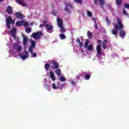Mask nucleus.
<instances>
[{"label": "nucleus", "instance_id": "obj_21", "mask_svg": "<svg viewBox=\"0 0 129 129\" xmlns=\"http://www.w3.org/2000/svg\"><path fill=\"white\" fill-rule=\"evenodd\" d=\"M59 28V29H60V33H65V32H66V29H65V28H64L63 26L60 27Z\"/></svg>", "mask_w": 129, "mask_h": 129}, {"label": "nucleus", "instance_id": "obj_9", "mask_svg": "<svg viewBox=\"0 0 129 129\" xmlns=\"http://www.w3.org/2000/svg\"><path fill=\"white\" fill-rule=\"evenodd\" d=\"M16 3L20 6H22V7H26L27 6V3L26 2H24V0H16Z\"/></svg>", "mask_w": 129, "mask_h": 129}, {"label": "nucleus", "instance_id": "obj_35", "mask_svg": "<svg viewBox=\"0 0 129 129\" xmlns=\"http://www.w3.org/2000/svg\"><path fill=\"white\" fill-rule=\"evenodd\" d=\"M88 17H92V13L91 11H88L87 13Z\"/></svg>", "mask_w": 129, "mask_h": 129}, {"label": "nucleus", "instance_id": "obj_39", "mask_svg": "<svg viewBox=\"0 0 129 129\" xmlns=\"http://www.w3.org/2000/svg\"><path fill=\"white\" fill-rule=\"evenodd\" d=\"M94 27L95 28V30H97L98 29V26H97V24H95V25H94Z\"/></svg>", "mask_w": 129, "mask_h": 129}, {"label": "nucleus", "instance_id": "obj_43", "mask_svg": "<svg viewBox=\"0 0 129 129\" xmlns=\"http://www.w3.org/2000/svg\"><path fill=\"white\" fill-rule=\"evenodd\" d=\"M64 86H65V84H63L62 85H60V89H63V88H64Z\"/></svg>", "mask_w": 129, "mask_h": 129}, {"label": "nucleus", "instance_id": "obj_26", "mask_svg": "<svg viewBox=\"0 0 129 129\" xmlns=\"http://www.w3.org/2000/svg\"><path fill=\"white\" fill-rule=\"evenodd\" d=\"M20 58H21V59L25 60V59H27L28 58V55H24L23 54H20Z\"/></svg>", "mask_w": 129, "mask_h": 129}, {"label": "nucleus", "instance_id": "obj_18", "mask_svg": "<svg viewBox=\"0 0 129 129\" xmlns=\"http://www.w3.org/2000/svg\"><path fill=\"white\" fill-rule=\"evenodd\" d=\"M45 27L48 31H51L53 29V26L49 24H45Z\"/></svg>", "mask_w": 129, "mask_h": 129}, {"label": "nucleus", "instance_id": "obj_24", "mask_svg": "<svg viewBox=\"0 0 129 129\" xmlns=\"http://www.w3.org/2000/svg\"><path fill=\"white\" fill-rule=\"evenodd\" d=\"M19 46L20 45H19V44L17 43H15L13 44V49L17 50L18 49V47H19Z\"/></svg>", "mask_w": 129, "mask_h": 129}, {"label": "nucleus", "instance_id": "obj_20", "mask_svg": "<svg viewBox=\"0 0 129 129\" xmlns=\"http://www.w3.org/2000/svg\"><path fill=\"white\" fill-rule=\"evenodd\" d=\"M115 3L117 7H119V6H121L122 5L121 0H115Z\"/></svg>", "mask_w": 129, "mask_h": 129}, {"label": "nucleus", "instance_id": "obj_50", "mask_svg": "<svg viewBox=\"0 0 129 129\" xmlns=\"http://www.w3.org/2000/svg\"><path fill=\"white\" fill-rule=\"evenodd\" d=\"M5 0H0V3H2V2H4Z\"/></svg>", "mask_w": 129, "mask_h": 129}, {"label": "nucleus", "instance_id": "obj_2", "mask_svg": "<svg viewBox=\"0 0 129 129\" xmlns=\"http://www.w3.org/2000/svg\"><path fill=\"white\" fill-rule=\"evenodd\" d=\"M6 27H7L9 30H11V29H12V27H11V24H14V23H15V22L13 21V18L11 16H9L6 18Z\"/></svg>", "mask_w": 129, "mask_h": 129}, {"label": "nucleus", "instance_id": "obj_40", "mask_svg": "<svg viewBox=\"0 0 129 129\" xmlns=\"http://www.w3.org/2000/svg\"><path fill=\"white\" fill-rule=\"evenodd\" d=\"M36 56H37V54H36V53H34L33 54H32V58H35Z\"/></svg>", "mask_w": 129, "mask_h": 129}, {"label": "nucleus", "instance_id": "obj_30", "mask_svg": "<svg viewBox=\"0 0 129 129\" xmlns=\"http://www.w3.org/2000/svg\"><path fill=\"white\" fill-rule=\"evenodd\" d=\"M85 79L86 80H89V79H90V75L86 74L85 75Z\"/></svg>", "mask_w": 129, "mask_h": 129}, {"label": "nucleus", "instance_id": "obj_10", "mask_svg": "<svg viewBox=\"0 0 129 129\" xmlns=\"http://www.w3.org/2000/svg\"><path fill=\"white\" fill-rule=\"evenodd\" d=\"M68 7H69L70 8H71V9H73V7H72V5L69 4V3H67L66 4V8L64 9V11L66 12H69V13H70V10H69L68 9Z\"/></svg>", "mask_w": 129, "mask_h": 129}, {"label": "nucleus", "instance_id": "obj_5", "mask_svg": "<svg viewBox=\"0 0 129 129\" xmlns=\"http://www.w3.org/2000/svg\"><path fill=\"white\" fill-rule=\"evenodd\" d=\"M16 26L17 27H21V26H24V27L27 28V27L29 26V24H28L27 22L25 21L24 20H22L17 22L16 23Z\"/></svg>", "mask_w": 129, "mask_h": 129}, {"label": "nucleus", "instance_id": "obj_3", "mask_svg": "<svg viewBox=\"0 0 129 129\" xmlns=\"http://www.w3.org/2000/svg\"><path fill=\"white\" fill-rule=\"evenodd\" d=\"M30 43L31 44L29 47L28 51L31 54H33V49H34V48H36V44H37V42L33 39H31Z\"/></svg>", "mask_w": 129, "mask_h": 129}, {"label": "nucleus", "instance_id": "obj_7", "mask_svg": "<svg viewBox=\"0 0 129 129\" xmlns=\"http://www.w3.org/2000/svg\"><path fill=\"white\" fill-rule=\"evenodd\" d=\"M51 64H53V66H51V68L53 69H58L59 68V63L57 62L55 60H52Z\"/></svg>", "mask_w": 129, "mask_h": 129}, {"label": "nucleus", "instance_id": "obj_32", "mask_svg": "<svg viewBox=\"0 0 129 129\" xmlns=\"http://www.w3.org/2000/svg\"><path fill=\"white\" fill-rule=\"evenodd\" d=\"M52 87L53 89H58V88L57 87V86H56V84H55V83L52 84Z\"/></svg>", "mask_w": 129, "mask_h": 129}, {"label": "nucleus", "instance_id": "obj_19", "mask_svg": "<svg viewBox=\"0 0 129 129\" xmlns=\"http://www.w3.org/2000/svg\"><path fill=\"white\" fill-rule=\"evenodd\" d=\"M59 80L61 81V82H65V81H66V78L61 76L59 78Z\"/></svg>", "mask_w": 129, "mask_h": 129}, {"label": "nucleus", "instance_id": "obj_17", "mask_svg": "<svg viewBox=\"0 0 129 129\" xmlns=\"http://www.w3.org/2000/svg\"><path fill=\"white\" fill-rule=\"evenodd\" d=\"M49 74L50 75V78L52 81H55V80H56V78H55V74H54L53 72H50Z\"/></svg>", "mask_w": 129, "mask_h": 129}, {"label": "nucleus", "instance_id": "obj_11", "mask_svg": "<svg viewBox=\"0 0 129 129\" xmlns=\"http://www.w3.org/2000/svg\"><path fill=\"white\" fill-rule=\"evenodd\" d=\"M22 37L23 38V43L24 46H26V45H28V37L26 36V35H22Z\"/></svg>", "mask_w": 129, "mask_h": 129}, {"label": "nucleus", "instance_id": "obj_49", "mask_svg": "<svg viewBox=\"0 0 129 129\" xmlns=\"http://www.w3.org/2000/svg\"><path fill=\"white\" fill-rule=\"evenodd\" d=\"M104 42H105V43H106L107 42V40L106 39H105Z\"/></svg>", "mask_w": 129, "mask_h": 129}, {"label": "nucleus", "instance_id": "obj_28", "mask_svg": "<svg viewBox=\"0 0 129 129\" xmlns=\"http://www.w3.org/2000/svg\"><path fill=\"white\" fill-rule=\"evenodd\" d=\"M89 44V41H88V40H86L85 42V48H87Z\"/></svg>", "mask_w": 129, "mask_h": 129}, {"label": "nucleus", "instance_id": "obj_34", "mask_svg": "<svg viewBox=\"0 0 129 129\" xmlns=\"http://www.w3.org/2000/svg\"><path fill=\"white\" fill-rule=\"evenodd\" d=\"M77 4H82V0H74Z\"/></svg>", "mask_w": 129, "mask_h": 129}, {"label": "nucleus", "instance_id": "obj_44", "mask_svg": "<svg viewBox=\"0 0 129 129\" xmlns=\"http://www.w3.org/2000/svg\"><path fill=\"white\" fill-rule=\"evenodd\" d=\"M80 77H81V74H79L77 76V78H78V79H80Z\"/></svg>", "mask_w": 129, "mask_h": 129}, {"label": "nucleus", "instance_id": "obj_37", "mask_svg": "<svg viewBox=\"0 0 129 129\" xmlns=\"http://www.w3.org/2000/svg\"><path fill=\"white\" fill-rule=\"evenodd\" d=\"M124 7H125L126 9H129V4H124Z\"/></svg>", "mask_w": 129, "mask_h": 129}, {"label": "nucleus", "instance_id": "obj_25", "mask_svg": "<svg viewBox=\"0 0 129 129\" xmlns=\"http://www.w3.org/2000/svg\"><path fill=\"white\" fill-rule=\"evenodd\" d=\"M59 37L61 40H64V39H66V36L63 33L60 34L59 35Z\"/></svg>", "mask_w": 129, "mask_h": 129}, {"label": "nucleus", "instance_id": "obj_45", "mask_svg": "<svg viewBox=\"0 0 129 129\" xmlns=\"http://www.w3.org/2000/svg\"><path fill=\"white\" fill-rule=\"evenodd\" d=\"M71 83H72V85H73V86H74V85H75V84H76V82H75L73 81H71Z\"/></svg>", "mask_w": 129, "mask_h": 129}, {"label": "nucleus", "instance_id": "obj_12", "mask_svg": "<svg viewBox=\"0 0 129 129\" xmlns=\"http://www.w3.org/2000/svg\"><path fill=\"white\" fill-rule=\"evenodd\" d=\"M15 16L17 19H23V13L21 12H17L15 13Z\"/></svg>", "mask_w": 129, "mask_h": 129}, {"label": "nucleus", "instance_id": "obj_47", "mask_svg": "<svg viewBox=\"0 0 129 129\" xmlns=\"http://www.w3.org/2000/svg\"><path fill=\"white\" fill-rule=\"evenodd\" d=\"M103 5H100V6H101V9H103V10L104 9V7H103Z\"/></svg>", "mask_w": 129, "mask_h": 129}, {"label": "nucleus", "instance_id": "obj_1", "mask_svg": "<svg viewBox=\"0 0 129 129\" xmlns=\"http://www.w3.org/2000/svg\"><path fill=\"white\" fill-rule=\"evenodd\" d=\"M117 23L114 27L113 29H112L111 33L112 35H114L116 37L118 34V31H119V37H121L122 39H124L125 37V31L122 30L123 28V25H122V22L120 19L117 18Z\"/></svg>", "mask_w": 129, "mask_h": 129}, {"label": "nucleus", "instance_id": "obj_8", "mask_svg": "<svg viewBox=\"0 0 129 129\" xmlns=\"http://www.w3.org/2000/svg\"><path fill=\"white\" fill-rule=\"evenodd\" d=\"M6 12L8 15H12L13 13H14V11L13 10V7L8 6L7 8L6 9Z\"/></svg>", "mask_w": 129, "mask_h": 129}, {"label": "nucleus", "instance_id": "obj_51", "mask_svg": "<svg viewBox=\"0 0 129 129\" xmlns=\"http://www.w3.org/2000/svg\"><path fill=\"white\" fill-rule=\"evenodd\" d=\"M103 48H105V45H104V44L103 45Z\"/></svg>", "mask_w": 129, "mask_h": 129}, {"label": "nucleus", "instance_id": "obj_27", "mask_svg": "<svg viewBox=\"0 0 129 129\" xmlns=\"http://www.w3.org/2000/svg\"><path fill=\"white\" fill-rule=\"evenodd\" d=\"M87 48L89 51H91L93 49V46H92V45L90 44Z\"/></svg>", "mask_w": 129, "mask_h": 129}, {"label": "nucleus", "instance_id": "obj_13", "mask_svg": "<svg viewBox=\"0 0 129 129\" xmlns=\"http://www.w3.org/2000/svg\"><path fill=\"white\" fill-rule=\"evenodd\" d=\"M101 44L99 43L96 47L97 52L99 55L101 54Z\"/></svg>", "mask_w": 129, "mask_h": 129}, {"label": "nucleus", "instance_id": "obj_29", "mask_svg": "<svg viewBox=\"0 0 129 129\" xmlns=\"http://www.w3.org/2000/svg\"><path fill=\"white\" fill-rule=\"evenodd\" d=\"M26 33H31V32H32V30L31 29V28L30 27H27L26 29Z\"/></svg>", "mask_w": 129, "mask_h": 129}, {"label": "nucleus", "instance_id": "obj_31", "mask_svg": "<svg viewBox=\"0 0 129 129\" xmlns=\"http://www.w3.org/2000/svg\"><path fill=\"white\" fill-rule=\"evenodd\" d=\"M106 22L107 23L108 25H110V21H109V19H108V17L105 18Z\"/></svg>", "mask_w": 129, "mask_h": 129}, {"label": "nucleus", "instance_id": "obj_23", "mask_svg": "<svg viewBox=\"0 0 129 129\" xmlns=\"http://www.w3.org/2000/svg\"><path fill=\"white\" fill-rule=\"evenodd\" d=\"M44 68L45 70H49L50 69V64L49 63H46L44 65Z\"/></svg>", "mask_w": 129, "mask_h": 129}, {"label": "nucleus", "instance_id": "obj_33", "mask_svg": "<svg viewBox=\"0 0 129 129\" xmlns=\"http://www.w3.org/2000/svg\"><path fill=\"white\" fill-rule=\"evenodd\" d=\"M17 51L18 52H21L22 51V46L21 45H19V47H18L17 49H16Z\"/></svg>", "mask_w": 129, "mask_h": 129}, {"label": "nucleus", "instance_id": "obj_46", "mask_svg": "<svg viewBox=\"0 0 129 129\" xmlns=\"http://www.w3.org/2000/svg\"><path fill=\"white\" fill-rule=\"evenodd\" d=\"M39 28H44V25L43 24H40Z\"/></svg>", "mask_w": 129, "mask_h": 129}, {"label": "nucleus", "instance_id": "obj_14", "mask_svg": "<svg viewBox=\"0 0 129 129\" xmlns=\"http://www.w3.org/2000/svg\"><path fill=\"white\" fill-rule=\"evenodd\" d=\"M93 1L95 5H97V4H98V2H99L100 5H104V4H105L104 0H93Z\"/></svg>", "mask_w": 129, "mask_h": 129}, {"label": "nucleus", "instance_id": "obj_6", "mask_svg": "<svg viewBox=\"0 0 129 129\" xmlns=\"http://www.w3.org/2000/svg\"><path fill=\"white\" fill-rule=\"evenodd\" d=\"M11 35L12 36L13 38L16 39L17 36L16 33H17V28L15 27H13L11 30L10 31Z\"/></svg>", "mask_w": 129, "mask_h": 129}, {"label": "nucleus", "instance_id": "obj_36", "mask_svg": "<svg viewBox=\"0 0 129 129\" xmlns=\"http://www.w3.org/2000/svg\"><path fill=\"white\" fill-rule=\"evenodd\" d=\"M76 41L77 43H79L81 42V41H80V38L79 37H78V38H77V39L76 40Z\"/></svg>", "mask_w": 129, "mask_h": 129}, {"label": "nucleus", "instance_id": "obj_16", "mask_svg": "<svg viewBox=\"0 0 129 129\" xmlns=\"http://www.w3.org/2000/svg\"><path fill=\"white\" fill-rule=\"evenodd\" d=\"M55 73H56L57 76L59 77V76H61L62 75V72H61V70L59 69H56V70L55 71Z\"/></svg>", "mask_w": 129, "mask_h": 129}, {"label": "nucleus", "instance_id": "obj_41", "mask_svg": "<svg viewBox=\"0 0 129 129\" xmlns=\"http://www.w3.org/2000/svg\"><path fill=\"white\" fill-rule=\"evenodd\" d=\"M24 52L25 53V55H26L28 57V56H29V52H28V51H27V50H25Z\"/></svg>", "mask_w": 129, "mask_h": 129}, {"label": "nucleus", "instance_id": "obj_42", "mask_svg": "<svg viewBox=\"0 0 129 129\" xmlns=\"http://www.w3.org/2000/svg\"><path fill=\"white\" fill-rule=\"evenodd\" d=\"M79 46L80 47V48H81L82 47V46H83V44L82 43V42H79Z\"/></svg>", "mask_w": 129, "mask_h": 129}, {"label": "nucleus", "instance_id": "obj_38", "mask_svg": "<svg viewBox=\"0 0 129 129\" xmlns=\"http://www.w3.org/2000/svg\"><path fill=\"white\" fill-rule=\"evenodd\" d=\"M122 14H123L124 15H125V16L127 15V13H126V11H125V10H123Z\"/></svg>", "mask_w": 129, "mask_h": 129}, {"label": "nucleus", "instance_id": "obj_22", "mask_svg": "<svg viewBox=\"0 0 129 129\" xmlns=\"http://www.w3.org/2000/svg\"><path fill=\"white\" fill-rule=\"evenodd\" d=\"M87 36L89 39H92V33L90 31H88Z\"/></svg>", "mask_w": 129, "mask_h": 129}, {"label": "nucleus", "instance_id": "obj_48", "mask_svg": "<svg viewBox=\"0 0 129 129\" xmlns=\"http://www.w3.org/2000/svg\"><path fill=\"white\" fill-rule=\"evenodd\" d=\"M98 43H99V44H100V43H101V40H98Z\"/></svg>", "mask_w": 129, "mask_h": 129}, {"label": "nucleus", "instance_id": "obj_15", "mask_svg": "<svg viewBox=\"0 0 129 129\" xmlns=\"http://www.w3.org/2000/svg\"><path fill=\"white\" fill-rule=\"evenodd\" d=\"M57 26L58 28H59L60 27L63 26V21H62V19L60 18H57Z\"/></svg>", "mask_w": 129, "mask_h": 129}, {"label": "nucleus", "instance_id": "obj_4", "mask_svg": "<svg viewBox=\"0 0 129 129\" xmlns=\"http://www.w3.org/2000/svg\"><path fill=\"white\" fill-rule=\"evenodd\" d=\"M31 37L34 38L35 40H40V38L42 37V32L38 31L36 33H33L31 35Z\"/></svg>", "mask_w": 129, "mask_h": 129}]
</instances>
